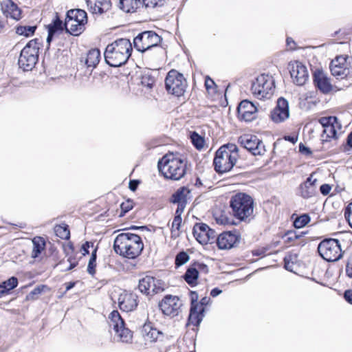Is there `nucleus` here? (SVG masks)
I'll use <instances>...</instances> for the list:
<instances>
[{
    "instance_id": "f257e3e1",
    "label": "nucleus",
    "mask_w": 352,
    "mask_h": 352,
    "mask_svg": "<svg viewBox=\"0 0 352 352\" xmlns=\"http://www.w3.org/2000/svg\"><path fill=\"white\" fill-rule=\"evenodd\" d=\"M144 249V243L141 237L131 232H122L115 239L113 250L117 254L128 258H138Z\"/></svg>"
},
{
    "instance_id": "f03ea898",
    "label": "nucleus",
    "mask_w": 352,
    "mask_h": 352,
    "mask_svg": "<svg viewBox=\"0 0 352 352\" xmlns=\"http://www.w3.org/2000/svg\"><path fill=\"white\" fill-rule=\"evenodd\" d=\"M132 50L129 39H117L107 46L104 53L105 61L111 67H120L127 62Z\"/></svg>"
},
{
    "instance_id": "7ed1b4c3",
    "label": "nucleus",
    "mask_w": 352,
    "mask_h": 352,
    "mask_svg": "<svg viewBox=\"0 0 352 352\" xmlns=\"http://www.w3.org/2000/svg\"><path fill=\"white\" fill-rule=\"evenodd\" d=\"M160 172L169 179L179 180L186 174V162L173 153L165 155L157 163Z\"/></svg>"
},
{
    "instance_id": "20e7f679",
    "label": "nucleus",
    "mask_w": 352,
    "mask_h": 352,
    "mask_svg": "<svg viewBox=\"0 0 352 352\" xmlns=\"http://www.w3.org/2000/svg\"><path fill=\"white\" fill-rule=\"evenodd\" d=\"M230 206L233 215L240 221H244L253 213L254 200L246 193L238 192L232 196Z\"/></svg>"
},
{
    "instance_id": "39448f33",
    "label": "nucleus",
    "mask_w": 352,
    "mask_h": 352,
    "mask_svg": "<svg viewBox=\"0 0 352 352\" xmlns=\"http://www.w3.org/2000/svg\"><path fill=\"white\" fill-rule=\"evenodd\" d=\"M87 14L82 9H71L67 12L64 28L67 32L73 36H79L85 30Z\"/></svg>"
},
{
    "instance_id": "423d86ee",
    "label": "nucleus",
    "mask_w": 352,
    "mask_h": 352,
    "mask_svg": "<svg viewBox=\"0 0 352 352\" xmlns=\"http://www.w3.org/2000/svg\"><path fill=\"white\" fill-rule=\"evenodd\" d=\"M41 43L39 38L30 41L21 52L18 64L23 71H31L38 60Z\"/></svg>"
},
{
    "instance_id": "0eeeda50",
    "label": "nucleus",
    "mask_w": 352,
    "mask_h": 352,
    "mask_svg": "<svg viewBox=\"0 0 352 352\" xmlns=\"http://www.w3.org/2000/svg\"><path fill=\"white\" fill-rule=\"evenodd\" d=\"M320 256L328 262H335L342 256L341 244L336 239H324L318 246Z\"/></svg>"
},
{
    "instance_id": "6e6552de",
    "label": "nucleus",
    "mask_w": 352,
    "mask_h": 352,
    "mask_svg": "<svg viewBox=\"0 0 352 352\" xmlns=\"http://www.w3.org/2000/svg\"><path fill=\"white\" fill-rule=\"evenodd\" d=\"M109 324L115 331L118 341L123 343H131L133 340V332L125 327L124 320L120 313L113 310L109 316Z\"/></svg>"
},
{
    "instance_id": "1a4fd4ad",
    "label": "nucleus",
    "mask_w": 352,
    "mask_h": 352,
    "mask_svg": "<svg viewBox=\"0 0 352 352\" xmlns=\"http://www.w3.org/2000/svg\"><path fill=\"white\" fill-rule=\"evenodd\" d=\"M274 89L273 77L261 74L253 80L251 87L252 94L258 99L270 97Z\"/></svg>"
},
{
    "instance_id": "9d476101",
    "label": "nucleus",
    "mask_w": 352,
    "mask_h": 352,
    "mask_svg": "<svg viewBox=\"0 0 352 352\" xmlns=\"http://www.w3.org/2000/svg\"><path fill=\"white\" fill-rule=\"evenodd\" d=\"M162 38L154 31H144L138 34L133 39L134 47L140 52H145L156 47Z\"/></svg>"
},
{
    "instance_id": "9b49d317",
    "label": "nucleus",
    "mask_w": 352,
    "mask_h": 352,
    "mask_svg": "<svg viewBox=\"0 0 352 352\" xmlns=\"http://www.w3.org/2000/svg\"><path fill=\"white\" fill-rule=\"evenodd\" d=\"M186 87V80L183 74L175 69L168 73L165 79V87L169 94L181 96L185 92Z\"/></svg>"
},
{
    "instance_id": "f8f14e48",
    "label": "nucleus",
    "mask_w": 352,
    "mask_h": 352,
    "mask_svg": "<svg viewBox=\"0 0 352 352\" xmlns=\"http://www.w3.org/2000/svg\"><path fill=\"white\" fill-rule=\"evenodd\" d=\"M138 289L141 293L153 296L164 291V283L153 276H146L139 280Z\"/></svg>"
},
{
    "instance_id": "ddd939ff",
    "label": "nucleus",
    "mask_w": 352,
    "mask_h": 352,
    "mask_svg": "<svg viewBox=\"0 0 352 352\" xmlns=\"http://www.w3.org/2000/svg\"><path fill=\"white\" fill-rule=\"evenodd\" d=\"M238 142L254 155H261L265 151L263 142L256 135L244 134L239 138Z\"/></svg>"
},
{
    "instance_id": "4468645a",
    "label": "nucleus",
    "mask_w": 352,
    "mask_h": 352,
    "mask_svg": "<svg viewBox=\"0 0 352 352\" xmlns=\"http://www.w3.org/2000/svg\"><path fill=\"white\" fill-rule=\"evenodd\" d=\"M236 162L234 157H232L228 152H224L221 149L216 151L215 157L213 160L214 170L218 173H224L231 170Z\"/></svg>"
},
{
    "instance_id": "2eb2a0df",
    "label": "nucleus",
    "mask_w": 352,
    "mask_h": 352,
    "mask_svg": "<svg viewBox=\"0 0 352 352\" xmlns=\"http://www.w3.org/2000/svg\"><path fill=\"white\" fill-rule=\"evenodd\" d=\"M318 122L324 128L322 134L323 142H329L332 138H336L337 131L341 129V124L338 122L336 116L322 117Z\"/></svg>"
},
{
    "instance_id": "dca6fc26",
    "label": "nucleus",
    "mask_w": 352,
    "mask_h": 352,
    "mask_svg": "<svg viewBox=\"0 0 352 352\" xmlns=\"http://www.w3.org/2000/svg\"><path fill=\"white\" fill-rule=\"evenodd\" d=\"M192 232L197 241L201 244L213 243L217 237L216 232L204 223H197Z\"/></svg>"
},
{
    "instance_id": "f3484780",
    "label": "nucleus",
    "mask_w": 352,
    "mask_h": 352,
    "mask_svg": "<svg viewBox=\"0 0 352 352\" xmlns=\"http://www.w3.org/2000/svg\"><path fill=\"white\" fill-rule=\"evenodd\" d=\"M288 69L294 83L298 86H302L309 78V73L307 67L300 61L289 63Z\"/></svg>"
},
{
    "instance_id": "a211bd4d",
    "label": "nucleus",
    "mask_w": 352,
    "mask_h": 352,
    "mask_svg": "<svg viewBox=\"0 0 352 352\" xmlns=\"http://www.w3.org/2000/svg\"><path fill=\"white\" fill-rule=\"evenodd\" d=\"M164 314L174 317L179 314L181 302L178 297L166 296L159 305Z\"/></svg>"
},
{
    "instance_id": "6ab92c4d",
    "label": "nucleus",
    "mask_w": 352,
    "mask_h": 352,
    "mask_svg": "<svg viewBox=\"0 0 352 352\" xmlns=\"http://www.w3.org/2000/svg\"><path fill=\"white\" fill-rule=\"evenodd\" d=\"M329 67L331 74L337 79H344L349 74L346 57L344 56H338L332 60Z\"/></svg>"
},
{
    "instance_id": "aec40b11",
    "label": "nucleus",
    "mask_w": 352,
    "mask_h": 352,
    "mask_svg": "<svg viewBox=\"0 0 352 352\" xmlns=\"http://www.w3.org/2000/svg\"><path fill=\"white\" fill-rule=\"evenodd\" d=\"M289 116V102L284 98H279L276 107L271 112V119L276 123L287 120Z\"/></svg>"
},
{
    "instance_id": "412c9836",
    "label": "nucleus",
    "mask_w": 352,
    "mask_h": 352,
    "mask_svg": "<svg viewBox=\"0 0 352 352\" xmlns=\"http://www.w3.org/2000/svg\"><path fill=\"white\" fill-rule=\"evenodd\" d=\"M256 106L248 100H242L237 107L239 118L245 122L253 120L256 118Z\"/></svg>"
},
{
    "instance_id": "4be33fe9",
    "label": "nucleus",
    "mask_w": 352,
    "mask_h": 352,
    "mask_svg": "<svg viewBox=\"0 0 352 352\" xmlns=\"http://www.w3.org/2000/svg\"><path fill=\"white\" fill-rule=\"evenodd\" d=\"M313 80L315 87L322 94H329L332 90L330 78L320 69H316L313 74Z\"/></svg>"
},
{
    "instance_id": "5701e85b",
    "label": "nucleus",
    "mask_w": 352,
    "mask_h": 352,
    "mask_svg": "<svg viewBox=\"0 0 352 352\" xmlns=\"http://www.w3.org/2000/svg\"><path fill=\"white\" fill-rule=\"evenodd\" d=\"M215 241L221 250L230 249L239 241V236L232 232H224L220 234Z\"/></svg>"
},
{
    "instance_id": "b1692460",
    "label": "nucleus",
    "mask_w": 352,
    "mask_h": 352,
    "mask_svg": "<svg viewBox=\"0 0 352 352\" xmlns=\"http://www.w3.org/2000/svg\"><path fill=\"white\" fill-rule=\"evenodd\" d=\"M118 305L123 311H131L138 306V296L133 293L121 294L118 298Z\"/></svg>"
},
{
    "instance_id": "393cba45",
    "label": "nucleus",
    "mask_w": 352,
    "mask_h": 352,
    "mask_svg": "<svg viewBox=\"0 0 352 352\" xmlns=\"http://www.w3.org/2000/svg\"><path fill=\"white\" fill-rule=\"evenodd\" d=\"M1 10L4 15L16 21L21 18V10L12 0H5L1 3Z\"/></svg>"
},
{
    "instance_id": "a878e982",
    "label": "nucleus",
    "mask_w": 352,
    "mask_h": 352,
    "mask_svg": "<svg viewBox=\"0 0 352 352\" xmlns=\"http://www.w3.org/2000/svg\"><path fill=\"white\" fill-rule=\"evenodd\" d=\"M204 307H199L198 303H192V305H190L187 325L192 324L198 327L204 317Z\"/></svg>"
},
{
    "instance_id": "bb28decb",
    "label": "nucleus",
    "mask_w": 352,
    "mask_h": 352,
    "mask_svg": "<svg viewBox=\"0 0 352 352\" xmlns=\"http://www.w3.org/2000/svg\"><path fill=\"white\" fill-rule=\"evenodd\" d=\"M87 4L91 12L99 14L106 12L111 6L110 0H87Z\"/></svg>"
},
{
    "instance_id": "cd10ccee",
    "label": "nucleus",
    "mask_w": 352,
    "mask_h": 352,
    "mask_svg": "<svg viewBox=\"0 0 352 352\" xmlns=\"http://www.w3.org/2000/svg\"><path fill=\"white\" fill-rule=\"evenodd\" d=\"M316 179H313L311 175L306 181L301 184L299 187L300 195L304 199H308L313 197L316 194Z\"/></svg>"
},
{
    "instance_id": "c85d7f7f",
    "label": "nucleus",
    "mask_w": 352,
    "mask_h": 352,
    "mask_svg": "<svg viewBox=\"0 0 352 352\" xmlns=\"http://www.w3.org/2000/svg\"><path fill=\"white\" fill-rule=\"evenodd\" d=\"M190 193V190L187 187H180L171 195L170 202L176 204L187 203Z\"/></svg>"
},
{
    "instance_id": "c756f323",
    "label": "nucleus",
    "mask_w": 352,
    "mask_h": 352,
    "mask_svg": "<svg viewBox=\"0 0 352 352\" xmlns=\"http://www.w3.org/2000/svg\"><path fill=\"white\" fill-rule=\"evenodd\" d=\"M100 52L98 49H92L88 52L85 58V65L87 67L94 68L98 64Z\"/></svg>"
},
{
    "instance_id": "7c9ffc66",
    "label": "nucleus",
    "mask_w": 352,
    "mask_h": 352,
    "mask_svg": "<svg viewBox=\"0 0 352 352\" xmlns=\"http://www.w3.org/2000/svg\"><path fill=\"white\" fill-rule=\"evenodd\" d=\"M33 249L32 252V257L36 258L41 254L45 248V240L41 236H35L32 239Z\"/></svg>"
},
{
    "instance_id": "2f4dec72",
    "label": "nucleus",
    "mask_w": 352,
    "mask_h": 352,
    "mask_svg": "<svg viewBox=\"0 0 352 352\" xmlns=\"http://www.w3.org/2000/svg\"><path fill=\"white\" fill-rule=\"evenodd\" d=\"M18 285V280L16 277L12 276L7 280L0 284V297L8 294L11 290L16 287Z\"/></svg>"
},
{
    "instance_id": "473e14b6",
    "label": "nucleus",
    "mask_w": 352,
    "mask_h": 352,
    "mask_svg": "<svg viewBox=\"0 0 352 352\" xmlns=\"http://www.w3.org/2000/svg\"><path fill=\"white\" fill-rule=\"evenodd\" d=\"M140 3V0H120L118 7L125 12H134Z\"/></svg>"
},
{
    "instance_id": "72a5a7b5",
    "label": "nucleus",
    "mask_w": 352,
    "mask_h": 352,
    "mask_svg": "<svg viewBox=\"0 0 352 352\" xmlns=\"http://www.w3.org/2000/svg\"><path fill=\"white\" fill-rule=\"evenodd\" d=\"M199 273L193 265H190L183 275L185 281L191 287L197 285Z\"/></svg>"
},
{
    "instance_id": "f704fd0d",
    "label": "nucleus",
    "mask_w": 352,
    "mask_h": 352,
    "mask_svg": "<svg viewBox=\"0 0 352 352\" xmlns=\"http://www.w3.org/2000/svg\"><path fill=\"white\" fill-rule=\"evenodd\" d=\"M142 331L152 342L156 341L159 336L162 334L161 331L157 329L153 328L151 323L144 324Z\"/></svg>"
},
{
    "instance_id": "c9c22d12",
    "label": "nucleus",
    "mask_w": 352,
    "mask_h": 352,
    "mask_svg": "<svg viewBox=\"0 0 352 352\" xmlns=\"http://www.w3.org/2000/svg\"><path fill=\"white\" fill-rule=\"evenodd\" d=\"M36 30V25H19L16 28V33L20 36L29 37L34 34Z\"/></svg>"
},
{
    "instance_id": "e433bc0d",
    "label": "nucleus",
    "mask_w": 352,
    "mask_h": 352,
    "mask_svg": "<svg viewBox=\"0 0 352 352\" xmlns=\"http://www.w3.org/2000/svg\"><path fill=\"white\" fill-rule=\"evenodd\" d=\"M54 232L57 236L62 239H67L69 238L70 232L68 226L57 225L54 227Z\"/></svg>"
},
{
    "instance_id": "4c0bfd02",
    "label": "nucleus",
    "mask_w": 352,
    "mask_h": 352,
    "mask_svg": "<svg viewBox=\"0 0 352 352\" xmlns=\"http://www.w3.org/2000/svg\"><path fill=\"white\" fill-rule=\"evenodd\" d=\"M219 149L222 150L223 151L228 152V154H230L232 157H234L235 160H237L239 155H238V147L234 144H230L228 143L227 144H224L221 146Z\"/></svg>"
},
{
    "instance_id": "58836bf2",
    "label": "nucleus",
    "mask_w": 352,
    "mask_h": 352,
    "mask_svg": "<svg viewBox=\"0 0 352 352\" xmlns=\"http://www.w3.org/2000/svg\"><path fill=\"white\" fill-rule=\"evenodd\" d=\"M155 82L154 77L148 73H144L141 76L140 83L142 86L151 89Z\"/></svg>"
},
{
    "instance_id": "ea45409f",
    "label": "nucleus",
    "mask_w": 352,
    "mask_h": 352,
    "mask_svg": "<svg viewBox=\"0 0 352 352\" xmlns=\"http://www.w3.org/2000/svg\"><path fill=\"white\" fill-rule=\"evenodd\" d=\"M305 234V233H304V232H300V234H297L294 230H289L285 233V234L283 236V239H284L285 243H289L294 242L296 239H300Z\"/></svg>"
},
{
    "instance_id": "a19ab883",
    "label": "nucleus",
    "mask_w": 352,
    "mask_h": 352,
    "mask_svg": "<svg viewBox=\"0 0 352 352\" xmlns=\"http://www.w3.org/2000/svg\"><path fill=\"white\" fill-rule=\"evenodd\" d=\"M47 287L44 285H41L36 287L32 291H31L27 296L26 299L28 300H34L38 298V295L44 292Z\"/></svg>"
},
{
    "instance_id": "79ce46f5",
    "label": "nucleus",
    "mask_w": 352,
    "mask_h": 352,
    "mask_svg": "<svg viewBox=\"0 0 352 352\" xmlns=\"http://www.w3.org/2000/svg\"><path fill=\"white\" fill-rule=\"evenodd\" d=\"M63 28L64 24H63V21L60 19L58 16L56 15L52 23L48 25L47 30H54V33H56L58 31H62Z\"/></svg>"
},
{
    "instance_id": "37998d69",
    "label": "nucleus",
    "mask_w": 352,
    "mask_h": 352,
    "mask_svg": "<svg viewBox=\"0 0 352 352\" xmlns=\"http://www.w3.org/2000/svg\"><path fill=\"white\" fill-rule=\"evenodd\" d=\"M189 255L184 251L179 252L175 256V264L176 267H179L188 261Z\"/></svg>"
},
{
    "instance_id": "c03bdc74",
    "label": "nucleus",
    "mask_w": 352,
    "mask_h": 352,
    "mask_svg": "<svg viewBox=\"0 0 352 352\" xmlns=\"http://www.w3.org/2000/svg\"><path fill=\"white\" fill-rule=\"evenodd\" d=\"M309 221V216L307 214H303L294 220V226L296 228H301L305 226Z\"/></svg>"
},
{
    "instance_id": "a18cd8bd",
    "label": "nucleus",
    "mask_w": 352,
    "mask_h": 352,
    "mask_svg": "<svg viewBox=\"0 0 352 352\" xmlns=\"http://www.w3.org/2000/svg\"><path fill=\"white\" fill-rule=\"evenodd\" d=\"M191 141L194 146L198 150L204 147V140L196 132H194L191 135Z\"/></svg>"
},
{
    "instance_id": "49530a36",
    "label": "nucleus",
    "mask_w": 352,
    "mask_h": 352,
    "mask_svg": "<svg viewBox=\"0 0 352 352\" xmlns=\"http://www.w3.org/2000/svg\"><path fill=\"white\" fill-rule=\"evenodd\" d=\"M142 2L145 7L154 8L163 6L166 3V0H142Z\"/></svg>"
},
{
    "instance_id": "de8ad7c7",
    "label": "nucleus",
    "mask_w": 352,
    "mask_h": 352,
    "mask_svg": "<svg viewBox=\"0 0 352 352\" xmlns=\"http://www.w3.org/2000/svg\"><path fill=\"white\" fill-rule=\"evenodd\" d=\"M133 207V201L131 199H128L125 202L122 203L120 205L121 212L120 216H124L126 212L131 210Z\"/></svg>"
},
{
    "instance_id": "09e8293b",
    "label": "nucleus",
    "mask_w": 352,
    "mask_h": 352,
    "mask_svg": "<svg viewBox=\"0 0 352 352\" xmlns=\"http://www.w3.org/2000/svg\"><path fill=\"white\" fill-rule=\"evenodd\" d=\"M215 219L217 223L221 225H228L232 223V220L230 219L226 215L220 214L219 216H215Z\"/></svg>"
},
{
    "instance_id": "8fccbe9b",
    "label": "nucleus",
    "mask_w": 352,
    "mask_h": 352,
    "mask_svg": "<svg viewBox=\"0 0 352 352\" xmlns=\"http://www.w3.org/2000/svg\"><path fill=\"white\" fill-rule=\"evenodd\" d=\"M193 265L195 267V269L197 270L198 273L201 272V273H204V274H207L208 272V267L207 265H206L204 263L197 262V263H195L193 264Z\"/></svg>"
},
{
    "instance_id": "3c124183",
    "label": "nucleus",
    "mask_w": 352,
    "mask_h": 352,
    "mask_svg": "<svg viewBox=\"0 0 352 352\" xmlns=\"http://www.w3.org/2000/svg\"><path fill=\"white\" fill-rule=\"evenodd\" d=\"M205 87L208 91H210V89H215L217 85L214 81L210 78L208 76H207L205 78Z\"/></svg>"
},
{
    "instance_id": "603ef678",
    "label": "nucleus",
    "mask_w": 352,
    "mask_h": 352,
    "mask_svg": "<svg viewBox=\"0 0 352 352\" xmlns=\"http://www.w3.org/2000/svg\"><path fill=\"white\" fill-rule=\"evenodd\" d=\"M96 261H94V258H89L87 266V272L91 275H94L96 273Z\"/></svg>"
},
{
    "instance_id": "864d4df0",
    "label": "nucleus",
    "mask_w": 352,
    "mask_h": 352,
    "mask_svg": "<svg viewBox=\"0 0 352 352\" xmlns=\"http://www.w3.org/2000/svg\"><path fill=\"white\" fill-rule=\"evenodd\" d=\"M294 263L291 261V256H285L284 258V267L289 271L293 272Z\"/></svg>"
},
{
    "instance_id": "5fc2aeb1",
    "label": "nucleus",
    "mask_w": 352,
    "mask_h": 352,
    "mask_svg": "<svg viewBox=\"0 0 352 352\" xmlns=\"http://www.w3.org/2000/svg\"><path fill=\"white\" fill-rule=\"evenodd\" d=\"M346 274L348 277L352 278V254L349 258L346 265Z\"/></svg>"
},
{
    "instance_id": "6e6d98bb",
    "label": "nucleus",
    "mask_w": 352,
    "mask_h": 352,
    "mask_svg": "<svg viewBox=\"0 0 352 352\" xmlns=\"http://www.w3.org/2000/svg\"><path fill=\"white\" fill-rule=\"evenodd\" d=\"M182 217H179V215H175L172 222V229L175 228L177 230H179L182 223Z\"/></svg>"
},
{
    "instance_id": "4d7b16f0",
    "label": "nucleus",
    "mask_w": 352,
    "mask_h": 352,
    "mask_svg": "<svg viewBox=\"0 0 352 352\" xmlns=\"http://www.w3.org/2000/svg\"><path fill=\"white\" fill-rule=\"evenodd\" d=\"M93 243L89 241H86L85 243L82 244L81 246L80 251L82 252V254L83 256H85L89 253V249L90 246H92Z\"/></svg>"
},
{
    "instance_id": "13d9d810",
    "label": "nucleus",
    "mask_w": 352,
    "mask_h": 352,
    "mask_svg": "<svg viewBox=\"0 0 352 352\" xmlns=\"http://www.w3.org/2000/svg\"><path fill=\"white\" fill-rule=\"evenodd\" d=\"M299 151H300V153H301L302 154H304L305 155H310L312 154L311 149L307 147L302 143H300L299 144Z\"/></svg>"
},
{
    "instance_id": "bf43d9fd",
    "label": "nucleus",
    "mask_w": 352,
    "mask_h": 352,
    "mask_svg": "<svg viewBox=\"0 0 352 352\" xmlns=\"http://www.w3.org/2000/svg\"><path fill=\"white\" fill-rule=\"evenodd\" d=\"M331 189V186L327 184H324L320 187V191L323 195H327L330 192Z\"/></svg>"
},
{
    "instance_id": "052dcab7",
    "label": "nucleus",
    "mask_w": 352,
    "mask_h": 352,
    "mask_svg": "<svg viewBox=\"0 0 352 352\" xmlns=\"http://www.w3.org/2000/svg\"><path fill=\"white\" fill-rule=\"evenodd\" d=\"M139 184H140L139 180H137V179L130 180L129 184V188L131 191L135 192L137 190Z\"/></svg>"
},
{
    "instance_id": "680f3d73",
    "label": "nucleus",
    "mask_w": 352,
    "mask_h": 352,
    "mask_svg": "<svg viewBox=\"0 0 352 352\" xmlns=\"http://www.w3.org/2000/svg\"><path fill=\"white\" fill-rule=\"evenodd\" d=\"M177 204V208L175 211V215H179V217H182V214L184 212V210L186 206L187 203Z\"/></svg>"
},
{
    "instance_id": "e2e57ef3",
    "label": "nucleus",
    "mask_w": 352,
    "mask_h": 352,
    "mask_svg": "<svg viewBox=\"0 0 352 352\" xmlns=\"http://www.w3.org/2000/svg\"><path fill=\"white\" fill-rule=\"evenodd\" d=\"M344 298L348 303L352 305V289H347L344 292Z\"/></svg>"
},
{
    "instance_id": "0e129e2a",
    "label": "nucleus",
    "mask_w": 352,
    "mask_h": 352,
    "mask_svg": "<svg viewBox=\"0 0 352 352\" xmlns=\"http://www.w3.org/2000/svg\"><path fill=\"white\" fill-rule=\"evenodd\" d=\"M344 217L350 226L352 228V210H348V208H346L344 212Z\"/></svg>"
},
{
    "instance_id": "69168bd1",
    "label": "nucleus",
    "mask_w": 352,
    "mask_h": 352,
    "mask_svg": "<svg viewBox=\"0 0 352 352\" xmlns=\"http://www.w3.org/2000/svg\"><path fill=\"white\" fill-rule=\"evenodd\" d=\"M210 302V298L209 297L205 296V297L202 298L201 299L200 302L198 303L199 307L205 308L206 306L209 305Z\"/></svg>"
},
{
    "instance_id": "338daca9",
    "label": "nucleus",
    "mask_w": 352,
    "mask_h": 352,
    "mask_svg": "<svg viewBox=\"0 0 352 352\" xmlns=\"http://www.w3.org/2000/svg\"><path fill=\"white\" fill-rule=\"evenodd\" d=\"M48 31V35L47 37V48L50 47V43L53 40L54 36L56 33H54V30H47Z\"/></svg>"
},
{
    "instance_id": "774afa93",
    "label": "nucleus",
    "mask_w": 352,
    "mask_h": 352,
    "mask_svg": "<svg viewBox=\"0 0 352 352\" xmlns=\"http://www.w3.org/2000/svg\"><path fill=\"white\" fill-rule=\"evenodd\" d=\"M287 45L289 47L290 50H294L295 49V42L294 41L290 38L287 37L286 39Z\"/></svg>"
}]
</instances>
